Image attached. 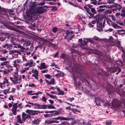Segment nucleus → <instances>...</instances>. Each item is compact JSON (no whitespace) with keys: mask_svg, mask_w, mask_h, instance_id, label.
I'll return each mask as SVG.
<instances>
[{"mask_svg":"<svg viewBox=\"0 0 125 125\" xmlns=\"http://www.w3.org/2000/svg\"><path fill=\"white\" fill-rule=\"evenodd\" d=\"M18 73V71L17 69L14 72V74L13 75V77H10V80L14 84H19L21 81V77L20 76L19 77Z\"/></svg>","mask_w":125,"mask_h":125,"instance_id":"1","label":"nucleus"},{"mask_svg":"<svg viewBox=\"0 0 125 125\" xmlns=\"http://www.w3.org/2000/svg\"><path fill=\"white\" fill-rule=\"evenodd\" d=\"M44 10H43V9L41 7L38 8L31 9L29 10V15H31V16L33 17L36 16L38 13H42L44 11Z\"/></svg>","mask_w":125,"mask_h":125,"instance_id":"2","label":"nucleus"},{"mask_svg":"<svg viewBox=\"0 0 125 125\" xmlns=\"http://www.w3.org/2000/svg\"><path fill=\"white\" fill-rule=\"evenodd\" d=\"M78 44L79 46L83 49H86L88 48L87 42L85 40L82 41V38L79 39Z\"/></svg>","mask_w":125,"mask_h":125,"instance_id":"3","label":"nucleus"},{"mask_svg":"<svg viewBox=\"0 0 125 125\" xmlns=\"http://www.w3.org/2000/svg\"><path fill=\"white\" fill-rule=\"evenodd\" d=\"M64 32L66 34L65 38L67 39L69 41L71 40L74 36L72 31H70L68 30H67L64 31Z\"/></svg>","mask_w":125,"mask_h":125,"instance_id":"4","label":"nucleus"},{"mask_svg":"<svg viewBox=\"0 0 125 125\" xmlns=\"http://www.w3.org/2000/svg\"><path fill=\"white\" fill-rule=\"evenodd\" d=\"M22 63V62L21 59H17L13 62V66L16 68L15 70V71L17 69V71H18V68H19L20 67V65L18 64H21Z\"/></svg>","mask_w":125,"mask_h":125,"instance_id":"5","label":"nucleus"},{"mask_svg":"<svg viewBox=\"0 0 125 125\" xmlns=\"http://www.w3.org/2000/svg\"><path fill=\"white\" fill-rule=\"evenodd\" d=\"M17 104V103H14L13 105L12 109L11 110L12 113L14 115H16L17 111H19V110H17L18 107Z\"/></svg>","mask_w":125,"mask_h":125,"instance_id":"6","label":"nucleus"},{"mask_svg":"<svg viewBox=\"0 0 125 125\" xmlns=\"http://www.w3.org/2000/svg\"><path fill=\"white\" fill-rule=\"evenodd\" d=\"M35 65V63H34L33 61L31 60H30L28 61L24 64V66H27L29 65V67L33 66Z\"/></svg>","mask_w":125,"mask_h":125,"instance_id":"7","label":"nucleus"},{"mask_svg":"<svg viewBox=\"0 0 125 125\" xmlns=\"http://www.w3.org/2000/svg\"><path fill=\"white\" fill-rule=\"evenodd\" d=\"M0 80L3 84H5V83H7V85L8 86L9 85V84L8 83V80L6 77H3L1 78Z\"/></svg>","mask_w":125,"mask_h":125,"instance_id":"8","label":"nucleus"},{"mask_svg":"<svg viewBox=\"0 0 125 125\" xmlns=\"http://www.w3.org/2000/svg\"><path fill=\"white\" fill-rule=\"evenodd\" d=\"M78 123L80 125H91L90 123L85 122L83 119H80Z\"/></svg>","mask_w":125,"mask_h":125,"instance_id":"9","label":"nucleus"},{"mask_svg":"<svg viewBox=\"0 0 125 125\" xmlns=\"http://www.w3.org/2000/svg\"><path fill=\"white\" fill-rule=\"evenodd\" d=\"M22 120L24 121L27 118L30 117V116L24 113H23L22 115Z\"/></svg>","mask_w":125,"mask_h":125,"instance_id":"10","label":"nucleus"},{"mask_svg":"<svg viewBox=\"0 0 125 125\" xmlns=\"http://www.w3.org/2000/svg\"><path fill=\"white\" fill-rule=\"evenodd\" d=\"M48 67V66L46 65L44 63H41L40 66L38 67L41 70H42Z\"/></svg>","mask_w":125,"mask_h":125,"instance_id":"11","label":"nucleus"},{"mask_svg":"<svg viewBox=\"0 0 125 125\" xmlns=\"http://www.w3.org/2000/svg\"><path fill=\"white\" fill-rule=\"evenodd\" d=\"M32 71L33 72L34 74H32V76L34 77L37 80H38V71L36 70H35L34 71L32 70Z\"/></svg>","mask_w":125,"mask_h":125,"instance_id":"12","label":"nucleus"},{"mask_svg":"<svg viewBox=\"0 0 125 125\" xmlns=\"http://www.w3.org/2000/svg\"><path fill=\"white\" fill-rule=\"evenodd\" d=\"M10 37L11 38L10 40L11 42H13L14 40L17 39L18 37L17 36L15 35H11Z\"/></svg>","mask_w":125,"mask_h":125,"instance_id":"13","label":"nucleus"},{"mask_svg":"<svg viewBox=\"0 0 125 125\" xmlns=\"http://www.w3.org/2000/svg\"><path fill=\"white\" fill-rule=\"evenodd\" d=\"M40 105L37 103H33L32 105L34 108L39 109Z\"/></svg>","mask_w":125,"mask_h":125,"instance_id":"14","label":"nucleus"},{"mask_svg":"<svg viewBox=\"0 0 125 125\" xmlns=\"http://www.w3.org/2000/svg\"><path fill=\"white\" fill-rule=\"evenodd\" d=\"M111 22H112L111 25H112V26L114 28H119L120 27H121L120 26H118L117 24L113 22L112 21H111Z\"/></svg>","mask_w":125,"mask_h":125,"instance_id":"15","label":"nucleus"},{"mask_svg":"<svg viewBox=\"0 0 125 125\" xmlns=\"http://www.w3.org/2000/svg\"><path fill=\"white\" fill-rule=\"evenodd\" d=\"M1 65L2 66L5 65L7 67H8V66H9V62L8 61L4 62H1Z\"/></svg>","mask_w":125,"mask_h":125,"instance_id":"16","label":"nucleus"},{"mask_svg":"<svg viewBox=\"0 0 125 125\" xmlns=\"http://www.w3.org/2000/svg\"><path fill=\"white\" fill-rule=\"evenodd\" d=\"M121 16L122 17H125V9H123L121 10V13L120 14Z\"/></svg>","mask_w":125,"mask_h":125,"instance_id":"17","label":"nucleus"},{"mask_svg":"<svg viewBox=\"0 0 125 125\" xmlns=\"http://www.w3.org/2000/svg\"><path fill=\"white\" fill-rule=\"evenodd\" d=\"M18 48H20V50L21 52H24L25 48L21 46L20 44H18Z\"/></svg>","mask_w":125,"mask_h":125,"instance_id":"18","label":"nucleus"},{"mask_svg":"<svg viewBox=\"0 0 125 125\" xmlns=\"http://www.w3.org/2000/svg\"><path fill=\"white\" fill-rule=\"evenodd\" d=\"M119 31L118 33L120 35H122L123 36L125 33V30H120L118 31Z\"/></svg>","mask_w":125,"mask_h":125,"instance_id":"19","label":"nucleus"},{"mask_svg":"<svg viewBox=\"0 0 125 125\" xmlns=\"http://www.w3.org/2000/svg\"><path fill=\"white\" fill-rule=\"evenodd\" d=\"M47 105H40L39 109H46L47 108Z\"/></svg>","mask_w":125,"mask_h":125,"instance_id":"20","label":"nucleus"},{"mask_svg":"<svg viewBox=\"0 0 125 125\" xmlns=\"http://www.w3.org/2000/svg\"><path fill=\"white\" fill-rule=\"evenodd\" d=\"M10 87H9L7 89H5L3 91V93L5 94H6L7 93H9Z\"/></svg>","mask_w":125,"mask_h":125,"instance_id":"21","label":"nucleus"},{"mask_svg":"<svg viewBox=\"0 0 125 125\" xmlns=\"http://www.w3.org/2000/svg\"><path fill=\"white\" fill-rule=\"evenodd\" d=\"M38 112H40L39 111H33L32 110L31 111V115H37L38 114Z\"/></svg>","mask_w":125,"mask_h":125,"instance_id":"22","label":"nucleus"},{"mask_svg":"<svg viewBox=\"0 0 125 125\" xmlns=\"http://www.w3.org/2000/svg\"><path fill=\"white\" fill-rule=\"evenodd\" d=\"M99 7L100 9H99L98 10V11H99L100 12H102L103 11L105 10V9H102L104 7V6H100Z\"/></svg>","mask_w":125,"mask_h":125,"instance_id":"23","label":"nucleus"},{"mask_svg":"<svg viewBox=\"0 0 125 125\" xmlns=\"http://www.w3.org/2000/svg\"><path fill=\"white\" fill-rule=\"evenodd\" d=\"M10 90L9 91L10 93H15L16 89L14 88L10 87Z\"/></svg>","mask_w":125,"mask_h":125,"instance_id":"24","label":"nucleus"},{"mask_svg":"<svg viewBox=\"0 0 125 125\" xmlns=\"http://www.w3.org/2000/svg\"><path fill=\"white\" fill-rule=\"evenodd\" d=\"M46 94L47 95L49 96L50 97L52 98H57L56 96L54 95H51L48 93H46Z\"/></svg>","mask_w":125,"mask_h":125,"instance_id":"25","label":"nucleus"},{"mask_svg":"<svg viewBox=\"0 0 125 125\" xmlns=\"http://www.w3.org/2000/svg\"><path fill=\"white\" fill-rule=\"evenodd\" d=\"M112 106L114 108L116 106V102L115 100H113L112 103Z\"/></svg>","mask_w":125,"mask_h":125,"instance_id":"26","label":"nucleus"},{"mask_svg":"<svg viewBox=\"0 0 125 125\" xmlns=\"http://www.w3.org/2000/svg\"><path fill=\"white\" fill-rule=\"evenodd\" d=\"M8 68V71H9V72L10 71H12L13 70V69L12 68L13 67L10 65L8 66V67H7Z\"/></svg>","mask_w":125,"mask_h":125,"instance_id":"27","label":"nucleus"},{"mask_svg":"<svg viewBox=\"0 0 125 125\" xmlns=\"http://www.w3.org/2000/svg\"><path fill=\"white\" fill-rule=\"evenodd\" d=\"M17 116V121L21 123H23L19 115H18Z\"/></svg>","mask_w":125,"mask_h":125,"instance_id":"28","label":"nucleus"},{"mask_svg":"<svg viewBox=\"0 0 125 125\" xmlns=\"http://www.w3.org/2000/svg\"><path fill=\"white\" fill-rule=\"evenodd\" d=\"M91 1V3L94 5H96L97 4V1H96V0H90Z\"/></svg>","mask_w":125,"mask_h":125,"instance_id":"29","label":"nucleus"},{"mask_svg":"<svg viewBox=\"0 0 125 125\" xmlns=\"http://www.w3.org/2000/svg\"><path fill=\"white\" fill-rule=\"evenodd\" d=\"M91 11L93 12L94 14H95L96 13V11L94 8H91Z\"/></svg>","mask_w":125,"mask_h":125,"instance_id":"30","label":"nucleus"},{"mask_svg":"<svg viewBox=\"0 0 125 125\" xmlns=\"http://www.w3.org/2000/svg\"><path fill=\"white\" fill-rule=\"evenodd\" d=\"M50 81L51 82V84H52L53 85H54L55 84L54 82L55 80L54 78L51 79Z\"/></svg>","mask_w":125,"mask_h":125,"instance_id":"31","label":"nucleus"},{"mask_svg":"<svg viewBox=\"0 0 125 125\" xmlns=\"http://www.w3.org/2000/svg\"><path fill=\"white\" fill-rule=\"evenodd\" d=\"M12 47H13L14 48H17L18 47V45L15 43L14 42H13L12 44Z\"/></svg>","mask_w":125,"mask_h":125,"instance_id":"32","label":"nucleus"},{"mask_svg":"<svg viewBox=\"0 0 125 125\" xmlns=\"http://www.w3.org/2000/svg\"><path fill=\"white\" fill-rule=\"evenodd\" d=\"M44 76L47 78L50 79L51 77V76L49 74H45L44 75Z\"/></svg>","mask_w":125,"mask_h":125,"instance_id":"33","label":"nucleus"},{"mask_svg":"<svg viewBox=\"0 0 125 125\" xmlns=\"http://www.w3.org/2000/svg\"><path fill=\"white\" fill-rule=\"evenodd\" d=\"M59 121L55 120H52L50 121L49 122V123H59Z\"/></svg>","mask_w":125,"mask_h":125,"instance_id":"34","label":"nucleus"},{"mask_svg":"<svg viewBox=\"0 0 125 125\" xmlns=\"http://www.w3.org/2000/svg\"><path fill=\"white\" fill-rule=\"evenodd\" d=\"M47 108L54 109L55 108V107L53 106L50 105H47Z\"/></svg>","mask_w":125,"mask_h":125,"instance_id":"35","label":"nucleus"},{"mask_svg":"<svg viewBox=\"0 0 125 125\" xmlns=\"http://www.w3.org/2000/svg\"><path fill=\"white\" fill-rule=\"evenodd\" d=\"M6 38L5 36H3L0 37V40L2 41H3Z\"/></svg>","mask_w":125,"mask_h":125,"instance_id":"36","label":"nucleus"},{"mask_svg":"<svg viewBox=\"0 0 125 125\" xmlns=\"http://www.w3.org/2000/svg\"><path fill=\"white\" fill-rule=\"evenodd\" d=\"M5 84H3L2 83H0V87L2 89H3L4 87V85Z\"/></svg>","mask_w":125,"mask_h":125,"instance_id":"37","label":"nucleus"},{"mask_svg":"<svg viewBox=\"0 0 125 125\" xmlns=\"http://www.w3.org/2000/svg\"><path fill=\"white\" fill-rule=\"evenodd\" d=\"M47 98H45L44 96H42L41 98V99L42 100V101L46 102V101L47 100Z\"/></svg>","mask_w":125,"mask_h":125,"instance_id":"38","label":"nucleus"},{"mask_svg":"<svg viewBox=\"0 0 125 125\" xmlns=\"http://www.w3.org/2000/svg\"><path fill=\"white\" fill-rule=\"evenodd\" d=\"M110 17L111 18L112 20L114 21H115V17L113 15H111L110 16Z\"/></svg>","mask_w":125,"mask_h":125,"instance_id":"39","label":"nucleus"},{"mask_svg":"<svg viewBox=\"0 0 125 125\" xmlns=\"http://www.w3.org/2000/svg\"><path fill=\"white\" fill-rule=\"evenodd\" d=\"M116 23L121 26H124L125 25L123 23L119 21H117L116 22Z\"/></svg>","mask_w":125,"mask_h":125,"instance_id":"40","label":"nucleus"},{"mask_svg":"<svg viewBox=\"0 0 125 125\" xmlns=\"http://www.w3.org/2000/svg\"><path fill=\"white\" fill-rule=\"evenodd\" d=\"M72 111L73 112L75 113L76 112H80L78 110L76 109H72Z\"/></svg>","mask_w":125,"mask_h":125,"instance_id":"41","label":"nucleus"},{"mask_svg":"<svg viewBox=\"0 0 125 125\" xmlns=\"http://www.w3.org/2000/svg\"><path fill=\"white\" fill-rule=\"evenodd\" d=\"M48 71V69L45 70H43L41 71V72L42 73H47Z\"/></svg>","mask_w":125,"mask_h":125,"instance_id":"42","label":"nucleus"},{"mask_svg":"<svg viewBox=\"0 0 125 125\" xmlns=\"http://www.w3.org/2000/svg\"><path fill=\"white\" fill-rule=\"evenodd\" d=\"M64 94L63 92L62 91L60 90L59 91V93L57 94L58 95H63Z\"/></svg>","mask_w":125,"mask_h":125,"instance_id":"43","label":"nucleus"},{"mask_svg":"<svg viewBox=\"0 0 125 125\" xmlns=\"http://www.w3.org/2000/svg\"><path fill=\"white\" fill-rule=\"evenodd\" d=\"M0 60L1 61H6L7 59L5 57H3L0 58Z\"/></svg>","mask_w":125,"mask_h":125,"instance_id":"44","label":"nucleus"},{"mask_svg":"<svg viewBox=\"0 0 125 125\" xmlns=\"http://www.w3.org/2000/svg\"><path fill=\"white\" fill-rule=\"evenodd\" d=\"M61 120H68V118L66 117H61Z\"/></svg>","mask_w":125,"mask_h":125,"instance_id":"45","label":"nucleus"},{"mask_svg":"<svg viewBox=\"0 0 125 125\" xmlns=\"http://www.w3.org/2000/svg\"><path fill=\"white\" fill-rule=\"evenodd\" d=\"M32 110L29 109L27 110L26 111V112L27 113H28L31 115Z\"/></svg>","mask_w":125,"mask_h":125,"instance_id":"46","label":"nucleus"},{"mask_svg":"<svg viewBox=\"0 0 125 125\" xmlns=\"http://www.w3.org/2000/svg\"><path fill=\"white\" fill-rule=\"evenodd\" d=\"M106 125H110L112 123L110 121H107L106 122Z\"/></svg>","mask_w":125,"mask_h":125,"instance_id":"47","label":"nucleus"},{"mask_svg":"<svg viewBox=\"0 0 125 125\" xmlns=\"http://www.w3.org/2000/svg\"><path fill=\"white\" fill-rule=\"evenodd\" d=\"M8 44H9L7 43H6L3 44L2 46L4 48H5L6 47L7 48V46H8Z\"/></svg>","mask_w":125,"mask_h":125,"instance_id":"48","label":"nucleus"},{"mask_svg":"<svg viewBox=\"0 0 125 125\" xmlns=\"http://www.w3.org/2000/svg\"><path fill=\"white\" fill-rule=\"evenodd\" d=\"M61 117L59 116L58 117L55 118H53V119L56 120H61Z\"/></svg>","mask_w":125,"mask_h":125,"instance_id":"49","label":"nucleus"},{"mask_svg":"<svg viewBox=\"0 0 125 125\" xmlns=\"http://www.w3.org/2000/svg\"><path fill=\"white\" fill-rule=\"evenodd\" d=\"M74 99V98L73 97L72 98H69L67 99V100L69 101L70 102L72 101Z\"/></svg>","mask_w":125,"mask_h":125,"instance_id":"50","label":"nucleus"},{"mask_svg":"<svg viewBox=\"0 0 125 125\" xmlns=\"http://www.w3.org/2000/svg\"><path fill=\"white\" fill-rule=\"evenodd\" d=\"M57 30V28L56 27H54L52 29V31L53 32H55Z\"/></svg>","mask_w":125,"mask_h":125,"instance_id":"51","label":"nucleus"},{"mask_svg":"<svg viewBox=\"0 0 125 125\" xmlns=\"http://www.w3.org/2000/svg\"><path fill=\"white\" fill-rule=\"evenodd\" d=\"M57 10V8L55 7H52V10Z\"/></svg>","mask_w":125,"mask_h":125,"instance_id":"52","label":"nucleus"},{"mask_svg":"<svg viewBox=\"0 0 125 125\" xmlns=\"http://www.w3.org/2000/svg\"><path fill=\"white\" fill-rule=\"evenodd\" d=\"M9 73V71H4L3 72V74H7Z\"/></svg>","mask_w":125,"mask_h":125,"instance_id":"53","label":"nucleus"},{"mask_svg":"<svg viewBox=\"0 0 125 125\" xmlns=\"http://www.w3.org/2000/svg\"><path fill=\"white\" fill-rule=\"evenodd\" d=\"M45 81L46 82V83H47V84L48 85H50L51 84V82L50 81H49L46 79H45Z\"/></svg>","mask_w":125,"mask_h":125,"instance_id":"54","label":"nucleus"},{"mask_svg":"<svg viewBox=\"0 0 125 125\" xmlns=\"http://www.w3.org/2000/svg\"><path fill=\"white\" fill-rule=\"evenodd\" d=\"M32 92V91H31L28 92V94L30 95H33V93H31Z\"/></svg>","mask_w":125,"mask_h":125,"instance_id":"55","label":"nucleus"},{"mask_svg":"<svg viewBox=\"0 0 125 125\" xmlns=\"http://www.w3.org/2000/svg\"><path fill=\"white\" fill-rule=\"evenodd\" d=\"M11 47H12V45L9 44L7 46V49H8L9 50H10L11 48Z\"/></svg>","mask_w":125,"mask_h":125,"instance_id":"56","label":"nucleus"},{"mask_svg":"<svg viewBox=\"0 0 125 125\" xmlns=\"http://www.w3.org/2000/svg\"><path fill=\"white\" fill-rule=\"evenodd\" d=\"M29 87H33L35 86V85L34 83H30L29 84Z\"/></svg>","mask_w":125,"mask_h":125,"instance_id":"57","label":"nucleus"},{"mask_svg":"<svg viewBox=\"0 0 125 125\" xmlns=\"http://www.w3.org/2000/svg\"><path fill=\"white\" fill-rule=\"evenodd\" d=\"M60 72V73H58L60 76V77L62 76L64 74L62 72Z\"/></svg>","mask_w":125,"mask_h":125,"instance_id":"58","label":"nucleus"},{"mask_svg":"<svg viewBox=\"0 0 125 125\" xmlns=\"http://www.w3.org/2000/svg\"><path fill=\"white\" fill-rule=\"evenodd\" d=\"M119 48H120V43L119 42H118L117 43V44L116 45Z\"/></svg>","mask_w":125,"mask_h":125,"instance_id":"59","label":"nucleus"},{"mask_svg":"<svg viewBox=\"0 0 125 125\" xmlns=\"http://www.w3.org/2000/svg\"><path fill=\"white\" fill-rule=\"evenodd\" d=\"M34 123L36 124H39V122L38 120H35L33 121Z\"/></svg>","mask_w":125,"mask_h":125,"instance_id":"60","label":"nucleus"},{"mask_svg":"<svg viewBox=\"0 0 125 125\" xmlns=\"http://www.w3.org/2000/svg\"><path fill=\"white\" fill-rule=\"evenodd\" d=\"M113 30V29L111 28H109L106 31H108L109 32H111Z\"/></svg>","mask_w":125,"mask_h":125,"instance_id":"61","label":"nucleus"},{"mask_svg":"<svg viewBox=\"0 0 125 125\" xmlns=\"http://www.w3.org/2000/svg\"><path fill=\"white\" fill-rule=\"evenodd\" d=\"M88 25L90 27H93L94 26V25L92 24L90 22L88 23Z\"/></svg>","mask_w":125,"mask_h":125,"instance_id":"62","label":"nucleus"},{"mask_svg":"<svg viewBox=\"0 0 125 125\" xmlns=\"http://www.w3.org/2000/svg\"><path fill=\"white\" fill-rule=\"evenodd\" d=\"M21 42L22 44L23 43V44H24L25 43V42H24V40L23 39H22L21 40Z\"/></svg>","mask_w":125,"mask_h":125,"instance_id":"63","label":"nucleus"},{"mask_svg":"<svg viewBox=\"0 0 125 125\" xmlns=\"http://www.w3.org/2000/svg\"><path fill=\"white\" fill-rule=\"evenodd\" d=\"M9 99L10 100H14L13 99V97L12 95H10V97L9 98Z\"/></svg>","mask_w":125,"mask_h":125,"instance_id":"64","label":"nucleus"}]
</instances>
